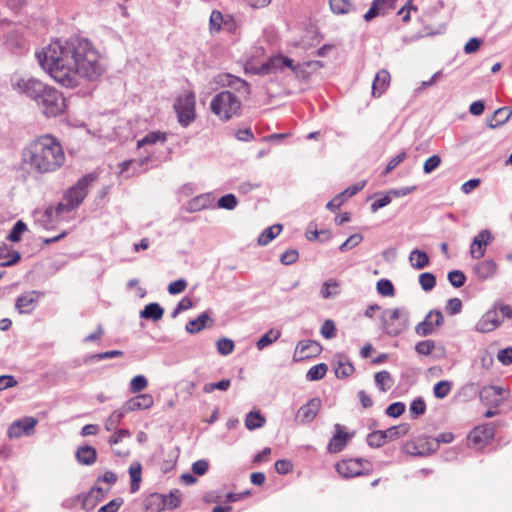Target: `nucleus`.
<instances>
[{
  "mask_svg": "<svg viewBox=\"0 0 512 512\" xmlns=\"http://www.w3.org/2000/svg\"><path fill=\"white\" fill-rule=\"evenodd\" d=\"M36 56L41 68L67 88L77 87L82 80L96 81L106 70L103 56L86 39L52 41Z\"/></svg>",
  "mask_w": 512,
  "mask_h": 512,
  "instance_id": "nucleus-1",
  "label": "nucleus"
},
{
  "mask_svg": "<svg viewBox=\"0 0 512 512\" xmlns=\"http://www.w3.org/2000/svg\"><path fill=\"white\" fill-rule=\"evenodd\" d=\"M22 163L36 175L59 170L66 161L60 141L51 134H43L29 141L22 149Z\"/></svg>",
  "mask_w": 512,
  "mask_h": 512,
  "instance_id": "nucleus-2",
  "label": "nucleus"
},
{
  "mask_svg": "<svg viewBox=\"0 0 512 512\" xmlns=\"http://www.w3.org/2000/svg\"><path fill=\"white\" fill-rule=\"evenodd\" d=\"M40 112L47 118L58 117L66 110V100L56 88L46 84L34 100Z\"/></svg>",
  "mask_w": 512,
  "mask_h": 512,
  "instance_id": "nucleus-3",
  "label": "nucleus"
},
{
  "mask_svg": "<svg viewBox=\"0 0 512 512\" xmlns=\"http://www.w3.org/2000/svg\"><path fill=\"white\" fill-rule=\"evenodd\" d=\"M94 176L87 175L81 178L75 186L70 188L65 195V203H59L53 210L52 208L46 211L47 214L55 212L59 215L62 212H69L80 205L87 195L88 186L94 181Z\"/></svg>",
  "mask_w": 512,
  "mask_h": 512,
  "instance_id": "nucleus-4",
  "label": "nucleus"
},
{
  "mask_svg": "<svg viewBox=\"0 0 512 512\" xmlns=\"http://www.w3.org/2000/svg\"><path fill=\"white\" fill-rule=\"evenodd\" d=\"M240 108V99L230 91L219 92L210 103L211 111L223 121L231 119Z\"/></svg>",
  "mask_w": 512,
  "mask_h": 512,
  "instance_id": "nucleus-5",
  "label": "nucleus"
},
{
  "mask_svg": "<svg viewBox=\"0 0 512 512\" xmlns=\"http://www.w3.org/2000/svg\"><path fill=\"white\" fill-rule=\"evenodd\" d=\"M382 328L386 334L397 336L408 327V315L401 308L386 309L381 314Z\"/></svg>",
  "mask_w": 512,
  "mask_h": 512,
  "instance_id": "nucleus-6",
  "label": "nucleus"
},
{
  "mask_svg": "<svg viewBox=\"0 0 512 512\" xmlns=\"http://www.w3.org/2000/svg\"><path fill=\"white\" fill-rule=\"evenodd\" d=\"M196 97L193 91H185L180 94L174 103V109L179 123L186 127L195 120Z\"/></svg>",
  "mask_w": 512,
  "mask_h": 512,
  "instance_id": "nucleus-7",
  "label": "nucleus"
},
{
  "mask_svg": "<svg viewBox=\"0 0 512 512\" xmlns=\"http://www.w3.org/2000/svg\"><path fill=\"white\" fill-rule=\"evenodd\" d=\"M285 67L290 68L297 77L303 76V67L299 64L294 65L292 59L282 55H277L268 59L257 69L256 73L260 75H269L282 72Z\"/></svg>",
  "mask_w": 512,
  "mask_h": 512,
  "instance_id": "nucleus-8",
  "label": "nucleus"
},
{
  "mask_svg": "<svg viewBox=\"0 0 512 512\" xmlns=\"http://www.w3.org/2000/svg\"><path fill=\"white\" fill-rule=\"evenodd\" d=\"M46 83L33 77H23L15 74L11 78L12 89L18 94L25 95L33 101L45 88Z\"/></svg>",
  "mask_w": 512,
  "mask_h": 512,
  "instance_id": "nucleus-9",
  "label": "nucleus"
},
{
  "mask_svg": "<svg viewBox=\"0 0 512 512\" xmlns=\"http://www.w3.org/2000/svg\"><path fill=\"white\" fill-rule=\"evenodd\" d=\"M502 324V318L497 311V306L492 305L475 325V330L480 333H489L496 330Z\"/></svg>",
  "mask_w": 512,
  "mask_h": 512,
  "instance_id": "nucleus-10",
  "label": "nucleus"
},
{
  "mask_svg": "<svg viewBox=\"0 0 512 512\" xmlns=\"http://www.w3.org/2000/svg\"><path fill=\"white\" fill-rule=\"evenodd\" d=\"M43 294L39 291H27L21 294L15 302V308L20 314H29L36 307Z\"/></svg>",
  "mask_w": 512,
  "mask_h": 512,
  "instance_id": "nucleus-11",
  "label": "nucleus"
},
{
  "mask_svg": "<svg viewBox=\"0 0 512 512\" xmlns=\"http://www.w3.org/2000/svg\"><path fill=\"white\" fill-rule=\"evenodd\" d=\"M504 389L499 386H485L480 391L481 402L492 408L499 407L504 402Z\"/></svg>",
  "mask_w": 512,
  "mask_h": 512,
  "instance_id": "nucleus-12",
  "label": "nucleus"
},
{
  "mask_svg": "<svg viewBox=\"0 0 512 512\" xmlns=\"http://www.w3.org/2000/svg\"><path fill=\"white\" fill-rule=\"evenodd\" d=\"M492 233L485 229L479 232L473 239L470 246V255L473 259H480L486 253L487 246L492 242Z\"/></svg>",
  "mask_w": 512,
  "mask_h": 512,
  "instance_id": "nucleus-13",
  "label": "nucleus"
},
{
  "mask_svg": "<svg viewBox=\"0 0 512 512\" xmlns=\"http://www.w3.org/2000/svg\"><path fill=\"white\" fill-rule=\"evenodd\" d=\"M336 470L345 478L356 477L365 473L364 462L361 459L342 460L336 464Z\"/></svg>",
  "mask_w": 512,
  "mask_h": 512,
  "instance_id": "nucleus-14",
  "label": "nucleus"
},
{
  "mask_svg": "<svg viewBox=\"0 0 512 512\" xmlns=\"http://www.w3.org/2000/svg\"><path fill=\"white\" fill-rule=\"evenodd\" d=\"M493 436V427L489 424H485L474 428L468 436V441L471 445L481 448L485 446Z\"/></svg>",
  "mask_w": 512,
  "mask_h": 512,
  "instance_id": "nucleus-15",
  "label": "nucleus"
},
{
  "mask_svg": "<svg viewBox=\"0 0 512 512\" xmlns=\"http://www.w3.org/2000/svg\"><path fill=\"white\" fill-rule=\"evenodd\" d=\"M36 424L37 420L33 417L17 420L10 425L8 436L10 438H20L23 435H30L33 433Z\"/></svg>",
  "mask_w": 512,
  "mask_h": 512,
  "instance_id": "nucleus-16",
  "label": "nucleus"
},
{
  "mask_svg": "<svg viewBox=\"0 0 512 512\" xmlns=\"http://www.w3.org/2000/svg\"><path fill=\"white\" fill-rule=\"evenodd\" d=\"M320 408V398H313L299 408L296 413L295 420L301 424L311 422L317 416Z\"/></svg>",
  "mask_w": 512,
  "mask_h": 512,
  "instance_id": "nucleus-17",
  "label": "nucleus"
},
{
  "mask_svg": "<svg viewBox=\"0 0 512 512\" xmlns=\"http://www.w3.org/2000/svg\"><path fill=\"white\" fill-rule=\"evenodd\" d=\"M153 405V396L151 394L144 393L130 398L122 405V407L126 413H129L137 410H147L150 409Z\"/></svg>",
  "mask_w": 512,
  "mask_h": 512,
  "instance_id": "nucleus-18",
  "label": "nucleus"
},
{
  "mask_svg": "<svg viewBox=\"0 0 512 512\" xmlns=\"http://www.w3.org/2000/svg\"><path fill=\"white\" fill-rule=\"evenodd\" d=\"M320 349V345L315 341L299 342L294 353V360L301 361L313 357L320 352Z\"/></svg>",
  "mask_w": 512,
  "mask_h": 512,
  "instance_id": "nucleus-19",
  "label": "nucleus"
},
{
  "mask_svg": "<svg viewBox=\"0 0 512 512\" xmlns=\"http://www.w3.org/2000/svg\"><path fill=\"white\" fill-rule=\"evenodd\" d=\"M390 81L391 76L386 69H381L380 71H378L372 83L373 97H380L389 87Z\"/></svg>",
  "mask_w": 512,
  "mask_h": 512,
  "instance_id": "nucleus-20",
  "label": "nucleus"
},
{
  "mask_svg": "<svg viewBox=\"0 0 512 512\" xmlns=\"http://www.w3.org/2000/svg\"><path fill=\"white\" fill-rule=\"evenodd\" d=\"M105 493L100 487H93L87 494L80 496L82 508L86 511L92 510L100 502Z\"/></svg>",
  "mask_w": 512,
  "mask_h": 512,
  "instance_id": "nucleus-21",
  "label": "nucleus"
},
{
  "mask_svg": "<svg viewBox=\"0 0 512 512\" xmlns=\"http://www.w3.org/2000/svg\"><path fill=\"white\" fill-rule=\"evenodd\" d=\"M474 271L476 276L481 280H487L492 278L497 273V264L491 260L487 259L479 262L475 267Z\"/></svg>",
  "mask_w": 512,
  "mask_h": 512,
  "instance_id": "nucleus-22",
  "label": "nucleus"
},
{
  "mask_svg": "<svg viewBox=\"0 0 512 512\" xmlns=\"http://www.w3.org/2000/svg\"><path fill=\"white\" fill-rule=\"evenodd\" d=\"M77 461L82 465H92L96 462L97 451L89 445L80 446L75 453Z\"/></svg>",
  "mask_w": 512,
  "mask_h": 512,
  "instance_id": "nucleus-23",
  "label": "nucleus"
},
{
  "mask_svg": "<svg viewBox=\"0 0 512 512\" xmlns=\"http://www.w3.org/2000/svg\"><path fill=\"white\" fill-rule=\"evenodd\" d=\"M349 440V435L342 431L339 424L336 425V434L332 437L328 444L330 452L337 453L344 449Z\"/></svg>",
  "mask_w": 512,
  "mask_h": 512,
  "instance_id": "nucleus-24",
  "label": "nucleus"
},
{
  "mask_svg": "<svg viewBox=\"0 0 512 512\" xmlns=\"http://www.w3.org/2000/svg\"><path fill=\"white\" fill-rule=\"evenodd\" d=\"M512 115V110L509 107H502L497 109L491 118L487 120V124L491 128H496L509 120Z\"/></svg>",
  "mask_w": 512,
  "mask_h": 512,
  "instance_id": "nucleus-25",
  "label": "nucleus"
},
{
  "mask_svg": "<svg viewBox=\"0 0 512 512\" xmlns=\"http://www.w3.org/2000/svg\"><path fill=\"white\" fill-rule=\"evenodd\" d=\"M409 263L416 270L424 269L429 265V256L422 250L414 249L409 255Z\"/></svg>",
  "mask_w": 512,
  "mask_h": 512,
  "instance_id": "nucleus-26",
  "label": "nucleus"
},
{
  "mask_svg": "<svg viewBox=\"0 0 512 512\" xmlns=\"http://www.w3.org/2000/svg\"><path fill=\"white\" fill-rule=\"evenodd\" d=\"M166 141V134L160 131H153L145 135L137 142L138 148L152 147L158 142L164 144Z\"/></svg>",
  "mask_w": 512,
  "mask_h": 512,
  "instance_id": "nucleus-27",
  "label": "nucleus"
},
{
  "mask_svg": "<svg viewBox=\"0 0 512 512\" xmlns=\"http://www.w3.org/2000/svg\"><path fill=\"white\" fill-rule=\"evenodd\" d=\"M374 380H375L377 388L381 392H387L394 385V379H393L392 375L390 374V372H388L386 370L377 372L374 376Z\"/></svg>",
  "mask_w": 512,
  "mask_h": 512,
  "instance_id": "nucleus-28",
  "label": "nucleus"
},
{
  "mask_svg": "<svg viewBox=\"0 0 512 512\" xmlns=\"http://www.w3.org/2000/svg\"><path fill=\"white\" fill-rule=\"evenodd\" d=\"M341 293L340 283L337 280L330 279L325 281L320 290V295L323 299L336 297Z\"/></svg>",
  "mask_w": 512,
  "mask_h": 512,
  "instance_id": "nucleus-29",
  "label": "nucleus"
},
{
  "mask_svg": "<svg viewBox=\"0 0 512 512\" xmlns=\"http://www.w3.org/2000/svg\"><path fill=\"white\" fill-rule=\"evenodd\" d=\"M164 310L158 303H150L140 312V317L158 321L163 317Z\"/></svg>",
  "mask_w": 512,
  "mask_h": 512,
  "instance_id": "nucleus-30",
  "label": "nucleus"
},
{
  "mask_svg": "<svg viewBox=\"0 0 512 512\" xmlns=\"http://www.w3.org/2000/svg\"><path fill=\"white\" fill-rule=\"evenodd\" d=\"M213 83L216 84L217 86H221V87L235 86L237 84H239L241 86L246 85V83L243 80H241L238 77H235L231 74H227V73H220V74L216 75L213 78Z\"/></svg>",
  "mask_w": 512,
  "mask_h": 512,
  "instance_id": "nucleus-31",
  "label": "nucleus"
},
{
  "mask_svg": "<svg viewBox=\"0 0 512 512\" xmlns=\"http://www.w3.org/2000/svg\"><path fill=\"white\" fill-rule=\"evenodd\" d=\"M145 508L150 512H161L165 510L163 494L153 493L145 501Z\"/></svg>",
  "mask_w": 512,
  "mask_h": 512,
  "instance_id": "nucleus-32",
  "label": "nucleus"
},
{
  "mask_svg": "<svg viewBox=\"0 0 512 512\" xmlns=\"http://www.w3.org/2000/svg\"><path fill=\"white\" fill-rule=\"evenodd\" d=\"M208 321H211L208 314L202 313L186 324V331L191 334L198 333L207 326Z\"/></svg>",
  "mask_w": 512,
  "mask_h": 512,
  "instance_id": "nucleus-33",
  "label": "nucleus"
},
{
  "mask_svg": "<svg viewBox=\"0 0 512 512\" xmlns=\"http://www.w3.org/2000/svg\"><path fill=\"white\" fill-rule=\"evenodd\" d=\"M282 231V226L279 224L270 226L265 229L258 238V243L262 246L267 245L273 239H275Z\"/></svg>",
  "mask_w": 512,
  "mask_h": 512,
  "instance_id": "nucleus-34",
  "label": "nucleus"
},
{
  "mask_svg": "<svg viewBox=\"0 0 512 512\" xmlns=\"http://www.w3.org/2000/svg\"><path fill=\"white\" fill-rule=\"evenodd\" d=\"M265 424V418L258 411H251L245 418V426L248 430L261 428Z\"/></svg>",
  "mask_w": 512,
  "mask_h": 512,
  "instance_id": "nucleus-35",
  "label": "nucleus"
},
{
  "mask_svg": "<svg viewBox=\"0 0 512 512\" xmlns=\"http://www.w3.org/2000/svg\"><path fill=\"white\" fill-rule=\"evenodd\" d=\"M330 9L334 14H348L353 9V4L349 0H330Z\"/></svg>",
  "mask_w": 512,
  "mask_h": 512,
  "instance_id": "nucleus-36",
  "label": "nucleus"
},
{
  "mask_svg": "<svg viewBox=\"0 0 512 512\" xmlns=\"http://www.w3.org/2000/svg\"><path fill=\"white\" fill-rule=\"evenodd\" d=\"M280 335L281 332L277 329L267 331L256 343L258 350H263L265 347L277 341Z\"/></svg>",
  "mask_w": 512,
  "mask_h": 512,
  "instance_id": "nucleus-37",
  "label": "nucleus"
},
{
  "mask_svg": "<svg viewBox=\"0 0 512 512\" xmlns=\"http://www.w3.org/2000/svg\"><path fill=\"white\" fill-rule=\"evenodd\" d=\"M129 474L131 478L130 490L131 493H135L138 491L140 482H141V465L139 463H134L129 467Z\"/></svg>",
  "mask_w": 512,
  "mask_h": 512,
  "instance_id": "nucleus-38",
  "label": "nucleus"
},
{
  "mask_svg": "<svg viewBox=\"0 0 512 512\" xmlns=\"http://www.w3.org/2000/svg\"><path fill=\"white\" fill-rule=\"evenodd\" d=\"M126 412L124 411L123 407H121L118 410L113 411L109 417L105 420V429L107 431H112L117 428V426L121 423L123 417L125 416Z\"/></svg>",
  "mask_w": 512,
  "mask_h": 512,
  "instance_id": "nucleus-39",
  "label": "nucleus"
},
{
  "mask_svg": "<svg viewBox=\"0 0 512 512\" xmlns=\"http://www.w3.org/2000/svg\"><path fill=\"white\" fill-rule=\"evenodd\" d=\"M386 436V440L392 441L404 436L409 431L408 424H400L398 426H393L388 428L387 430H383Z\"/></svg>",
  "mask_w": 512,
  "mask_h": 512,
  "instance_id": "nucleus-40",
  "label": "nucleus"
},
{
  "mask_svg": "<svg viewBox=\"0 0 512 512\" xmlns=\"http://www.w3.org/2000/svg\"><path fill=\"white\" fill-rule=\"evenodd\" d=\"M148 386V380L143 375L134 376L129 383V391L132 394H137Z\"/></svg>",
  "mask_w": 512,
  "mask_h": 512,
  "instance_id": "nucleus-41",
  "label": "nucleus"
},
{
  "mask_svg": "<svg viewBox=\"0 0 512 512\" xmlns=\"http://www.w3.org/2000/svg\"><path fill=\"white\" fill-rule=\"evenodd\" d=\"M452 389V383L447 380H442L434 385L433 393L438 399H443L449 395Z\"/></svg>",
  "mask_w": 512,
  "mask_h": 512,
  "instance_id": "nucleus-42",
  "label": "nucleus"
},
{
  "mask_svg": "<svg viewBox=\"0 0 512 512\" xmlns=\"http://www.w3.org/2000/svg\"><path fill=\"white\" fill-rule=\"evenodd\" d=\"M327 370H328L327 365L324 363H320V364H317V365L311 367L308 370L306 377L309 381L320 380L326 375Z\"/></svg>",
  "mask_w": 512,
  "mask_h": 512,
  "instance_id": "nucleus-43",
  "label": "nucleus"
},
{
  "mask_svg": "<svg viewBox=\"0 0 512 512\" xmlns=\"http://www.w3.org/2000/svg\"><path fill=\"white\" fill-rule=\"evenodd\" d=\"M434 330L435 325L428 318V315H426L425 319L415 327V333L419 336H427L433 333Z\"/></svg>",
  "mask_w": 512,
  "mask_h": 512,
  "instance_id": "nucleus-44",
  "label": "nucleus"
},
{
  "mask_svg": "<svg viewBox=\"0 0 512 512\" xmlns=\"http://www.w3.org/2000/svg\"><path fill=\"white\" fill-rule=\"evenodd\" d=\"M419 284L424 291H430L436 285V278L432 273L424 272L419 275Z\"/></svg>",
  "mask_w": 512,
  "mask_h": 512,
  "instance_id": "nucleus-45",
  "label": "nucleus"
},
{
  "mask_svg": "<svg viewBox=\"0 0 512 512\" xmlns=\"http://www.w3.org/2000/svg\"><path fill=\"white\" fill-rule=\"evenodd\" d=\"M181 501V494L178 490L172 491L168 495L163 494V502L165 504L166 509H174L178 507Z\"/></svg>",
  "mask_w": 512,
  "mask_h": 512,
  "instance_id": "nucleus-46",
  "label": "nucleus"
},
{
  "mask_svg": "<svg viewBox=\"0 0 512 512\" xmlns=\"http://www.w3.org/2000/svg\"><path fill=\"white\" fill-rule=\"evenodd\" d=\"M216 346L218 352L223 356L231 354L235 347L234 342L229 338H220L217 340Z\"/></svg>",
  "mask_w": 512,
  "mask_h": 512,
  "instance_id": "nucleus-47",
  "label": "nucleus"
},
{
  "mask_svg": "<svg viewBox=\"0 0 512 512\" xmlns=\"http://www.w3.org/2000/svg\"><path fill=\"white\" fill-rule=\"evenodd\" d=\"M367 442L371 447H381L387 440L383 430L372 432L367 437Z\"/></svg>",
  "mask_w": 512,
  "mask_h": 512,
  "instance_id": "nucleus-48",
  "label": "nucleus"
},
{
  "mask_svg": "<svg viewBox=\"0 0 512 512\" xmlns=\"http://www.w3.org/2000/svg\"><path fill=\"white\" fill-rule=\"evenodd\" d=\"M21 256L17 251H9L7 252L4 248V252L2 253V262L0 266L6 267L16 264L20 260Z\"/></svg>",
  "mask_w": 512,
  "mask_h": 512,
  "instance_id": "nucleus-49",
  "label": "nucleus"
},
{
  "mask_svg": "<svg viewBox=\"0 0 512 512\" xmlns=\"http://www.w3.org/2000/svg\"><path fill=\"white\" fill-rule=\"evenodd\" d=\"M435 348V342L433 340L420 341L415 345V350L418 354L428 356L432 353Z\"/></svg>",
  "mask_w": 512,
  "mask_h": 512,
  "instance_id": "nucleus-50",
  "label": "nucleus"
},
{
  "mask_svg": "<svg viewBox=\"0 0 512 512\" xmlns=\"http://www.w3.org/2000/svg\"><path fill=\"white\" fill-rule=\"evenodd\" d=\"M354 372V366L349 362H339L335 367V375L338 378H345Z\"/></svg>",
  "mask_w": 512,
  "mask_h": 512,
  "instance_id": "nucleus-51",
  "label": "nucleus"
},
{
  "mask_svg": "<svg viewBox=\"0 0 512 512\" xmlns=\"http://www.w3.org/2000/svg\"><path fill=\"white\" fill-rule=\"evenodd\" d=\"M26 229H27V227H26V224L24 222H22V221L16 222V224L13 227V229L11 230L9 235L7 236V239L12 241V242L20 241L21 235H22L23 232L26 231Z\"/></svg>",
  "mask_w": 512,
  "mask_h": 512,
  "instance_id": "nucleus-52",
  "label": "nucleus"
},
{
  "mask_svg": "<svg viewBox=\"0 0 512 512\" xmlns=\"http://www.w3.org/2000/svg\"><path fill=\"white\" fill-rule=\"evenodd\" d=\"M363 240V236L359 233L351 235L344 243L339 247L340 251L345 252L359 245Z\"/></svg>",
  "mask_w": 512,
  "mask_h": 512,
  "instance_id": "nucleus-53",
  "label": "nucleus"
},
{
  "mask_svg": "<svg viewBox=\"0 0 512 512\" xmlns=\"http://www.w3.org/2000/svg\"><path fill=\"white\" fill-rule=\"evenodd\" d=\"M448 280L452 286L460 288L464 285L466 277L462 271L454 270L449 272Z\"/></svg>",
  "mask_w": 512,
  "mask_h": 512,
  "instance_id": "nucleus-54",
  "label": "nucleus"
},
{
  "mask_svg": "<svg viewBox=\"0 0 512 512\" xmlns=\"http://www.w3.org/2000/svg\"><path fill=\"white\" fill-rule=\"evenodd\" d=\"M377 291L383 296H393L394 287L390 280L381 279L377 282Z\"/></svg>",
  "mask_w": 512,
  "mask_h": 512,
  "instance_id": "nucleus-55",
  "label": "nucleus"
},
{
  "mask_svg": "<svg viewBox=\"0 0 512 512\" xmlns=\"http://www.w3.org/2000/svg\"><path fill=\"white\" fill-rule=\"evenodd\" d=\"M218 206L223 209L233 210L237 206V199L233 194H226L218 200Z\"/></svg>",
  "mask_w": 512,
  "mask_h": 512,
  "instance_id": "nucleus-56",
  "label": "nucleus"
},
{
  "mask_svg": "<svg viewBox=\"0 0 512 512\" xmlns=\"http://www.w3.org/2000/svg\"><path fill=\"white\" fill-rule=\"evenodd\" d=\"M230 387V380L223 379L217 383H207L203 386V391L205 393H211L215 389L226 391Z\"/></svg>",
  "mask_w": 512,
  "mask_h": 512,
  "instance_id": "nucleus-57",
  "label": "nucleus"
},
{
  "mask_svg": "<svg viewBox=\"0 0 512 512\" xmlns=\"http://www.w3.org/2000/svg\"><path fill=\"white\" fill-rule=\"evenodd\" d=\"M441 164V158L438 155H432L429 157L423 165V170L426 174L432 173Z\"/></svg>",
  "mask_w": 512,
  "mask_h": 512,
  "instance_id": "nucleus-58",
  "label": "nucleus"
},
{
  "mask_svg": "<svg viewBox=\"0 0 512 512\" xmlns=\"http://www.w3.org/2000/svg\"><path fill=\"white\" fill-rule=\"evenodd\" d=\"M131 433L127 429H119L117 430L108 440L111 446L117 445L122 442L126 438H130Z\"/></svg>",
  "mask_w": 512,
  "mask_h": 512,
  "instance_id": "nucleus-59",
  "label": "nucleus"
},
{
  "mask_svg": "<svg viewBox=\"0 0 512 512\" xmlns=\"http://www.w3.org/2000/svg\"><path fill=\"white\" fill-rule=\"evenodd\" d=\"M426 411V404L422 398H416L413 400V402L410 405V412L415 416L418 417L422 414H424Z\"/></svg>",
  "mask_w": 512,
  "mask_h": 512,
  "instance_id": "nucleus-60",
  "label": "nucleus"
},
{
  "mask_svg": "<svg viewBox=\"0 0 512 512\" xmlns=\"http://www.w3.org/2000/svg\"><path fill=\"white\" fill-rule=\"evenodd\" d=\"M123 503L124 501L122 498L113 499L106 505L99 508L97 512H117Z\"/></svg>",
  "mask_w": 512,
  "mask_h": 512,
  "instance_id": "nucleus-61",
  "label": "nucleus"
},
{
  "mask_svg": "<svg viewBox=\"0 0 512 512\" xmlns=\"http://www.w3.org/2000/svg\"><path fill=\"white\" fill-rule=\"evenodd\" d=\"M405 411V405L402 402L390 404L386 409V414L390 417H399Z\"/></svg>",
  "mask_w": 512,
  "mask_h": 512,
  "instance_id": "nucleus-62",
  "label": "nucleus"
},
{
  "mask_svg": "<svg viewBox=\"0 0 512 512\" xmlns=\"http://www.w3.org/2000/svg\"><path fill=\"white\" fill-rule=\"evenodd\" d=\"M321 334L326 339H332L335 336V324L332 320H326L323 323Z\"/></svg>",
  "mask_w": 512,
  "mask_h": 512,
  "instance_id": "nucleus-63",
  "label": "nucleus"
},
{
  "mask_svg": "<svg viewBox=\"0 0 512 512\" xmlns=\"http://www.w3.org/2000/svg\"><path fill=\"white\" fill-rule=\"evenodd\" d=\"M497 358L504 365L512 364V347L500 350Z\"/></svg>",
  "mask_w": 512,
  "mask_h": 512,
  "instance_id": "nucleus-64",
  "label": "nucleus"
}]
</instances>
